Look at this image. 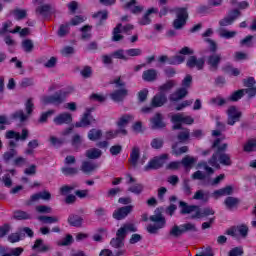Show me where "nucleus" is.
Masks as SVG:
<instances>
[{
	"label": "nucleus",
	"instance_id": "27",
	"mask_svg": "<svg viewBox=\"0 0 256 256\" xmlns=\"http://www.w3.org/2000/svg\"><path fill=\"white\" fill-rule=\"evenodd\" d=\"M157 76H158L157 70L153 68L145 70L142 73V79L143 81H146V83H153L157 81Z\"/></svg>",
	"mask_w": 256,
	"mask_h": 256
},
{
	"label": "nucleus",
	"instance_id": "32",
	"mask_svg": "<svg viewBox=\"0 0 256 256\" xmlns=\"http://www.w3.org/2000/svg\"><path fill=\"white\" fill-rule=\"evenodd\" d=\"M32 251H37L38 253H47L49 251V246L43 245V239L38 238L35 240L32 246Z\"/></svg>",
	"mask_w": 256,
	"mask_h": 256
},
{
	"label": "nucleus",
	"instance_id": "5",
	"mask_svg": "<svg viewBox=\"0 0 256 256\" xmlns=\"http://www.w3.org/2000/svg\"><path fill=\"white\" fill-rule=\"evenodd\" d=\"M191 231L192 233H196L197 226L193 223H185L181 224L180 226L174 225L170 230V235L172 237H181L184 233H189Z\"/></svg>",
	"mask_w": 256,
	"mask_h": 256
},
{
	"label": "nucleus",
	"instance_id": "64",
	"mask_svg": "<svg viewBox=\"0 0 256 256\" xmlns=\"http://www.w3.org/2000/svg\"><path fill=\"white\" fill-rule=\"evenodd\" d=\"M244 253H245V251L243 250V247L237 246V247L232 248L228 252V256H243Z\"/></svg>",
	"mask_w": 256,
	"mask_h": 256
},
{
	"label": "nucleus",
	"instance_id": "28",
	"mask_svg": "<svg viewBox=\"0 0 256 256\" xmlns=\"http://www.w3.org/2000/svg\"><path fill=\"white\" fill-rule=\"evenodd\" d=\"M153 13H159V9L157 8H149L145 14L142 16L141 19L138 20L139 25L145 26V25H151V17L150 15H153Z\"/></svg>",
	"mask_w": 256,
	"mask_h": 256
},
{
	"label": "nucleus",
	"instance_id": "19",
	"mask_svg": "<svg viewBox=\"0 0 256 256\" xmlns=\"http://www.w3.org/2000/svg\"><path fill=\"white\" fill-rule=\"evenodd\" d=\"M211 215H215V210L211 207H205L201 209V207L198 206V209H196L195 214L191 216V219H204V217H209Z\"/></svg>",
	"mask_w": 256,
	"mask_h": 256
},
{
	"label": "nucleus",
	"instance_id": "43",
	"mask_svg": "<svg viewBox=\"0 0 256 256\" xmlns=\"http://www.w3.org/2000/svg\"><path fill=\"white\" fill-rule=\"evenodd\" d=\"M36 12L39 13L40 15H42V17H49V15H51V13H53L51 5L49 4H44L39 6L36 9Z\"/></svg>",
	"mask_w": 256,
	"mask_h": 256
},
{
	"label": "nucleus",
	"instance_id": "59",
	"mask_svg": "<svg viewBox=\"0 0 256 256\" xmlns=\"http://www.w3.org/2000/svg\"><path fill=\"white\" fill-rule=\"evenodd\" d=\"M189 137H191L189 129H185L184 131L179 132L177 135V139L180 143H185V141H189Z\"/></svg>",
	"mask_w": 256,
	"mask_h": 256
},
{
	"label": "nucleus",
	"instance_id": "39",
	"mask_svg": "<svg viewBox=\"0 0 256 256\" xmlns=\"http://www.w3.org/2000/svg\"><path fill=\"white\" fill-rule=\"evenodd\" d=\"M243 151L245 153H255L256 151V138L247 140L243 146Z\"/></svg>",
	"mask_w": 256,
	"mask_h": 256
},
{
	"label": "nucleus",
	"instance_id": "6",
	"mask_svg": "<svg viewBox=\"0 0 256 256\" xmlns=\"http://www.w3.org/2000/svg\"><path fill=\"white\" fill-rule=\"evenodd\" d=\"M167 159H169V154H161L160 156L154 157L144 166V171H156L157 169H161Z\"/></svg>",
	"mask_w": 256,
	"mask_h": 256
},
{
	"label": "nucleus",
	"instance_id": "15",
	"mask_svg": "<svg viewBox=\"0 0 256 256\" xmlns=\"http://www.w3.org/2000/svg\"><path fill=\"white\" fill-rule=\"evenodd\" d=\"M127 233H137V227H135V224L127 223L121 226L116 232V237L125 241Z\"/></svg>",
	"mask_w": 256,
	"mask_h": 256
},
{
	"label": "nucleus",
	"instance_id": "58",
	"mask_svg": "<svg viewBox=\"0 0 256 256\" xmlns=\"http://www.w3.org/2000/svg\"><path fill=\"white\" fill-rule=\"evenodd\" d=\"M243 95H245L244 89L237 90L230 95L229 101L237 102L242 99Z\"/></svg>",
	"mask_w": 256,
	"mask_h": 256
},
{
	"label": "nucleus",
	"instance_id": "7",
	"mask_svg": "<svg viewBox=\"0 0 256 256\" xmlns=\"http://www.w3.org/2000/svg\"><path fill=\"white\" fill-rule=\"evenodd\" d=\"M134 26L132 24H123L118 23L112 32V41L115 43L119 41H123L124 36L121 33H129V31H133Z\"/></svg>",
	"mask_w": 256,
	"mask_h": 256
},
{
	"label": "nucleus",
	"instance_id": "9",
	"mask_svg": "<svg viewBox=\"0 0 256 256\" xmlns=\"http://www.w3.org/2000/svg\"><path fill=\"white\" fill-rule=\"evenodd\" d=\"M94 111H95L94 107L86 108V111L82 115V118L80 119L79 122H76L74 124V127H76V129H79L81 127L82 128L89 127V125H91V123H93L94 121L93 115H91V113Z\"/></svg>",
	"mask_w": 256,
	"mask_h": 256
},
{
	"label": "nucleus",
	"instance_id": "60",
	"mask_svg": "<svg viewBox=\"0 0 256 256\" xmlns=\"http://www.w3.org/2000/svg\"><path fill=\"white\" fill-rule=\"evenodd\" d=\"M25 249L23 247H16L10 250V253H4L1 256H21L23 255Z\"/></svg>",
	"mask_w": 256,
	"mask_h": 256
},
{
	"label": "nucleus",
	"instance_id": "31",
	"mask_svg": "<svg viewBox=\"0 0 256 256\" xmlns=\"http://www.w3.org/2000/svg\"><path fill=\"white\" fill-rule=\"evenodd\" d=\"M67 221L70 227H83V217L77 214H70Z\"/></svg>",
	"mask_w": 256,
	"mask_h": 256
},
{
	"label": "nucleus",
	"instance_id": "63",
	"mask_svg": "<svg viewBox=\"0 0 256 256\" xmlns=\"http://www.w3.org/2000/svg\"><path fill=\"white\" fill-rule=\"evenodd\" d=\"M130 193H134V195H141L143 193V184H135L128 188Z\"/></svg>",
	"mask_w": 256,
	"mask_h": 256
},
{
	"label": "nucleus",
	"instance_id": "33",
	"mask_svg": "<svg viewBox=\"0 0 256 256\" xmlns=\"http://www.w3.org/2000/svg\"><path fill=\"white\" fill-rule=\"evenodd\" d=\"M12 25L13 22L11 21L4 22L2 29H0V35H5V33H12L13 35H15V33H19V31H21L20 26H16L14 30H9V27H11Z\"/></svg>",
	"mask_w": 256,
	"mask_h": 256
},
{
	"label": "nucleus",
	"instance_id": "30",
	"mask_svg": "<svg viewBox=\"0 0 256 256\" xmlns=\"http://www.w3.org/2000/svg\"><path fill=\"white\" fill-rule=\"evenodd\" d=\"M226 195H233V186H225L224 188L215 190L212 193L214 199H219V197H225Z\"/></svg>",
	"mask_w": 256,
	"mask_h": 256
},
{
	"label": "nucleus",
	"instance_id": "38",
	"mask_svg": "<svg viewBox=\"0 0 256 256\" xmlns=\"http://www.w3.org/2000/svg\"><path fill=\"white\" fill-rule=\"evenodd\" d=\"M13 219L16 221H27L31 219V214L23 210H16L14 211Z\"/></svg>",
	"mask_w": 256,
	"mask_h": 256
},
{
	"label": "nucleus",
	"instance_id": "56",
	"mask_svg": "<svg viewBox=\"0 0 256 256\" xmlns=\"http://www.w3.org/2000/svg\"><path fill=\"white\" fill-rule=\"evenodd\" d=\"M17 155V149H9V151H6L3 154V160L5 163H9V161H12Z\"/></svg>",
	"mask_w": 256,
	"mask_h": 256
},
{
	"label": "nucleus",
	"instance_id": "24",
	"mask_svg": "<svg viewBox=\"0 0 256 256\" xmlns=\"http://www.w3.org/2000/svg\"><path fill=\"white\" fill-rule=\"evenodd\" d=\"M140 158H141V149H139V147L137 146H134L130 153L128 162L130 163V165H132V167H137V165L139 164Z\"/></svg>",
	"mask_w": 256,
	"mask_h": 256
},
{
	"label": "nucleus",
	"instance_id": "35",
	"mask_svg": "<svg viewBox=\"0 0 256 256\" xmlns=\"http://www.w3.org/2000/svg\"><path fill=\"white\" fill-rule=\"evenodd\" d=\"M39 199H43V201H49V199H51V193L49 191H43L35 193L30 197V201H32V203L39 201Z\"/></svg>",
	"mask_w": 256,
	"mask_h": 256
},
{
	"label": "nucleus",
	"instance_id": "23",
	"mask_svg": "<svg viewBox=\"0 0 256 256\" xmlns=\"http://www.w3.org/2000/svg\"><path fill=\"white\" fill-rule=\"evenodd\" d=\"M129 95V91L125 88L115 90L110 94L112 101L115 103H121V101L125 100V97Z\"/></svg>",
	"mask_w": 256,
	"mask_h": 256
},
{
	"label": "nucleus",
	"instance_id": "13",
	"mask_svg": "<svg viewBox=\"0 0 256 256\" xmlns=\"http://www.w3.org/2000/svg\"><path fill=\"white\" fill-rule=\"evenodd\" d=\"M227 125H235V123H239L241 121V117L243 116V113L239 110H237V106H230L227 110Z\"/></svg>",
	"mask_w": 256,
	"mask_h": 256
},
{
	"label": "nucleus",
	"instance_id": "52",
	"mask_svg": "<svg viewBox=\"0 0 256 256\" xmlns=\"http://www.w3.org/2000/svg\"><path fill=\"white\" fill-rule=\"evenodd\" d=\"M103 155V152L97 148H92L86 151V157L88 159H99Z\"/></svg>",
	"mask_w": 256,
	"mask_h": 256
},
{
	"label": "nucleus",
	"instance_id": "57",
	"mask_svg": "<svg viewBox=\"0 0 256 256\" xmlns=\"http://www.w3.org/2000/svg\"><path fill=\"white\" fill-rule=\"evenodd\" d=\"M173 87H175V81L168 80L159 87V91L160 93H165V91H171Z\"/></svg>",
	"mask_w": 256,
	"mask_h": 256
},
{
	"label": "nucleus",
	"instance_id": "51",
	"mask_svg": "<svg viewBox=\"0 0 256 256\" xmlns=\"http://www.w3.org/2000/svg\"><path fill=\"white\" fill-rule=\"evenodd\" d=\"M182 191L186 197H190V195L193 193L191 189V180L188 178L184 179L182 182Z\"/></svg>",
	"mask_w": 256,
	"mask_h": 256
},
{
	"label": "nucleus",
	"instance_id": "29",
	"mask_svg": "<svg viewBox=\"0 0 256 256\" xmlns=\"http://www.w3.org/2000/svg\"><path fill=\"white\" fill-rule=\"evenodd\" d=\"M192 199L195 201H202V203H209V200L211 199V192L198 190L194 193Z\"/></svg>",
	"mask_w": 256,
	"mask_h": 256
},
{
	"label": "nucleus",
	"instance_id": "18",
	"mask_svg": "<svg viewBox=\"0 0 256 256\" xmlns=\"http://www.w3.org/2000/svg\"><path fill=\"white\" fill-rule=\"evenodd\" d=\"M206 63L211 71H217L221 65V54H211L207 57Z\"/></svg>",
	"mask_w": 256,
	"mask_h": 256
},
{
	"label": "nucleus",
	"instance_id": "21",
	"mask_svg": "<svg viewBox=\"0 0 256 256\" xmlns=\"http://www.w3.org/2000/svg\"><path fill=\"white\" fill-rule=\"evenodd\" d=\"M179 207L181 215H189L193 212L197 213V209H199V205H189L185 201H180Z\"/></svg>",
	"mask_w": 256,
	"mask_h": 256
},
{
	"label": "nucleus",
	"instance_id": "1",
	"mask_svg": "<svg viewBox=\"0 0 256 256\" xmlns=\"http://www.w3.org/2000/svg\"><path fill=\"white\" fill-rule=\"evenodd\" d=\"M227 147L229 145L227 143H223L221 145V138H217L212 143V149H216L212 154L211 158L208 160V164L210 167H214V169H221V165L224 167H231L233 165V161L231 160V155L225 153L227 151Z\"/></svg>",
	"mask_w": 256,
	"mask_h": 256
},
{
	"label": "nucleus",
	"instance_id": "50",
	"mask_svg": "<svg viewBox=\"0 0 256 256\" xmlns=\"http://www.w3.org/2000/svg\"><path fill=\"white\" fill-rule=\"evenodd\" d=\"M91 25H84L83 27L80 28V31L82 33L81 39L82 41H87L91 38Z\"/></svg>",
	"mask_w": 256,
	"mask_h": 256
},
{
	"label": "nucleus",
	"instance_id": "48",
	"mask_svg": "<svg viewBox=\"0 0 256 256\" xmlns=\"http://www.w3.org/2000/svg\"><path fill=\"white\" fill-rule=\"evenodd\" d=\"M61 172L65 177H73V175L79 174V168L77 167H62Z\"/></svg>",
	"mask_w": 256,
	"mask_h": 256
},
{
	"label": "nucleus",
	"instance_id": "37",
	"mask_svg": "<svg viewBox=\"0 0 256 256\" xmlns=\"http://www.w3.org/2000/svg\"><path fill=\"white\" fill-rule=\"evenodd\" d=\"M180 163L183 165V167H185V169H191L193 168V165L197 163V159L195 157L186 155L184 158H182Z\"/></svg>",
	"mask_w": 256,
	"mask_h": 256
},
{
	"label": "nucleus",
	"instance_id": "17",
	"mask_svg": "<svg viewBox=\"0 0 256 256\" xmlns=\"http://www.w3.org/2000/svg\"><path fill=\"white\" fill-rule=\"evenodd\" d=\"M53 122L55 125H71L73 123V115L69 112L60 113L53 119Z\"/></svg>",
	"mask_w": 256,
	"mask_h": 256
},
{
	"label": "nucleus",
	"instance_id": "10",
	"mask_svg": "<svg viewBox=\"0 0 256 256\" xmlns=\"http://www.w3.org/2000/svg\"><path fill=\"white\" fill-rule=\"evenodd\" d=\"M239 17H241V11L239 9H232L226 17L219 21V25L220 27H228V25H233Z\"/></svg>",
	"mask_w": 256,
	"mask_h": 256
},
{
	"label": "nucleus",
	"instance_id": "61",
	"mask_svg": "<svg viewBox=\"0 0 256 256\" xmlns=\"http://www.w3.org/2000/svg\"><path fill=\"white\" fill-rule=\"evenodd\" d=\"M21 239H23V234H21V232L11 233L8 236L9 243H19V241H21Z\"/></svg>",
	"mask_w": 256,
	"mask_h": 256
},
{
	"label": "nucleus",
	"instance_id": "16",
	"mask_svg": "<svg viewBox=\"0 0 256 256\" xmlns=\"http://www.w3.org/2000/svg\"><path fill=\"white\" fill-rule=\"evenodd\" d=\"M6 139H15V141H26L29 137V130L23 128L21 134L15 130H8L5 134Z\"/></svg>",
	"mask_w": 256,
	"mask_h": 256
},
{
	"label": "nucleus",
	"instance_id": "26",
	"mask_svg": "<svg viewBox=\"0 0 256 256\" xmlns=\"http://www.w3.org/2000/svg\"><path fill=\"white\" fill-rule=\"evenodd\" d=\"M152 129H165L167 125L163 122V114L156 113L153 118H151Z\"/></svg>",
	"mask_w": 256,
	"mask_h": 256
},
{
	"label": "nucleus",
	"instance_id": "8",
	"mask_svg": "<svg viewBox=\"0 0 256 256\" xmlns=\"http://www.w3.org/2000/svg\"><path fill=\"white\" fill-rule=\"evenodd\" d=\"M113 59H120L121 61H129V57L125 56V50L118 49L112 52L110 55H102V63L104 65H111Z\"/></svg>",
	"mask_w": 256,
	"mask_h": 256
},
{
	"label": "nucleus",
	"instance_id": "14",
	"mask_svg": "<svg viewBox=\"0 0 256 256\" xmlns=\"http://www.w3.org/2000/svg\"><path fill=\"white\" fill-rule=\"evenodd\" d=\"M159 63H167L168 65H181L185 63V56L183 55H174V56H167L161 55L158 57Z\"/></svg>",
	"mask_w": 256,
	"mask_h": 256
},
{
	"label": "nucleus",
	"instance_id": "25",
	"mask_svg": "<svg viewBox=\"0 0 256 256\" xmlns=\"http://www.w3.org/2000/svg\"><path fill=\"white\" fill-rule=\"evenodd\" d=\"M137 0H130L124 5V9L130 11L133 15L143 13V6H136Z\"/></svg>",
	"mask_w": 256,
	"mask_h": 256
},
{
	"label": "nucleus",
	"instance_id": "45",
	"mask_svg": "<svg viewBox=\"0 0 256 256\" xmlns=\"http://www.w3.org/2000/svg\"><path fill=\"white\" fill-rule=\"evenodd\" d=\"M131 119H133V115H131V114L122 115L117 122V127H119V129H121L123 127H127V125H129V121H131Z\"/></svg>",
	"mask_w": 256,
	"mask_h": 256
},
{
	"label": "nucleus",
	"instance_id": "42",
	"mask_svg": "<svg viewBox=\"0 0 256 256\" xmlns=\"http://www.w3.org/2000/svg\"><path fill=\"white\" fill-rule=\"evenodd\" d=\"M150 221H152V223H156V225H162V227H165L167 224V220H165L161 212L150 216Z\"/></svg>",
	"mask_w": 256,
	"mask_h": 256
},
{
	"label": "nucleus",
	"instance_id": "55",
	"mask_svg": "<svg viewBox=\"0 0 256 256\" xmlns=\"http://www.w3.org/2000/svg\"><path fill=\"white\" fill-rule=\"evenodd\" d=\"M163 145H165V141L163 140V138H153L150 146L152 147V149H163Z\"/></svg>",
	"mask_w": 256,
	"mask_h": 256
},
{
	"label": "nucleus",
	"instance_id": "11",
	"mask_svg": "<svg viewBox=\"0 0 256 256\" xmlns=\"http://www.w3.org/2000/svg\"><path fill=\"white\" fill-rule=\"evenodd\" d=\"M131 213H133V205L122 206L114 210L112 217L116 221H123V219H127Z\"/></svg>",
	"mask_w": 256,
	"mask_h": 256
},
{
	"label": "nucleus",
	"instance_id": "62",
	"mask_svg": "<svg viewBox=\"0 0 256 256\" xmlns=\"http://www.w3.org/2000/svg\"><path fill=\"white\" fill-rule=\"evenodd\" d=\"M26 164H27V158H24L23 156L16 157L12 162V165L14 167H25Z\"/></svg>",
	"mask_w": 256,
	"mask_h": 256
},
{
	"label": "nucleus",
	"instance_id": "36",
	"mask_svg": "<svg viewBox=\"0 0 256 256\" xmlns=\"http://www.w3.org/2000/svg\"><path fill=\"white\" fill-rule=\"evenodd\" d=\"M93 19H100L98 25H103L104 21H107L109 19V11L107 10H100L98 12H95L92 15Z\"/></svg>",
	"mask_w": 256,
	"mask_h": 256
},
{
	"label": "nucleus",
	"instance_id": "20",
	"mask_svg": "<svg viewBox=\"0 0 256 256\" xmlns=\"http://www.w3.org/2000/svg\"><path fill=\"white\" fill-rule=\"evenodd\" d=\"M165 103H167V95H165L163 92H160L153 96L150 105L151 107L158 108L163 107Z\"/></svg>",
	"mask_w": 256,
	"mask_h": 256
},
{
	"label": "nucleus",
	"instance_id": "34",
	"mask_svg": "<svg viewBox=\"0 0 256 256\" xmlns=\"http://www.w3.org/2000/svg\"><path fill=\"white\" fill-rule=\"evenodd\" d=\"M89 141H99L103 137V131L101 129L92 128L87 135Z\"/></svg>",
	"mask_w": 256,
	"mask_h": 256
},
{
	"label": "nucleus",
	"instance_id": "54",
	"mask_svg": "<svg viewBox=\"0 0 256 256\" xmlns=\"http://www.w3.org/2000/svg\"><path fill=\"white\" fill-rule=\"evenodd\" d=\"M38 221H42V223L51 225L53 223H59V218L55 216H39Z\"/></svg>",
	"mask_w": 256,
	"mask_h": 256
},
{
	"label": "nucleus",
	"instance_id": "2",
	"mask_svg": "<svg viewBox=\"0 0 256 256\" xmlns=\"http://www.w3.org/2000/svg\"><path fill=\"white\" fill-rule=\"evenodd\" d=\"M75 91L73 86H67L56 91L52 95H45L41 98L42 105H54V107H59V105H63L67 101V97L71 95Z\"/></svg>",
	"mask_w": 256,
	"mask_h": 256
},
{
	"label": "nucleus",
	"instance_id": "41",
	"mask_svg": "<svg viewBox=\"0 0 256 256\" xmlns=\"http://www.w3.org/2000/svg\"><path fill=\"white\" fill-rule=\"evenodd\" d=\"M10 15H13L16 21H22V19L27 17V10L15 8L14 10L10 11Z\"/></svg>",
	"mask_w": 256,
	"mask_h": 256
},
{
	"label": "nucleus",
	"instance_id": "3",
	"mask_svg": "<svg viewBox=\"0 0 256 256\" xmlns=\"http://www.w3.org/2000/svg\"><path fill=\"white\" fill-rule=\"evenodd\" d=\"M33 109H35V104L33 103V98H28L25 103V112L23 110H17L12 114V119L19 121L20 123H25L29 119V115H33Z\"/></svg>",
	"mask_w": 256,
	"mask_h": 256
},
{
	"label": "nucleus",
	"instance_id": "22",
	"mask_svg": "<svg viewBox=\"0 0 256 256\" xmlns=\"http://www.w3.org/2000/svg\"><path fill=\"white\" fill-rule=\"evenodd\" d=\"M172 123H184V125H193L195 119L191 116H183V114H174L171 118Z\"/></svg>",
	"mask_w": 256,
	"mask_h": 256
},
{
	"label": "nucleus",
	"instance_id": "12",
	"mask_svg": "<svg viewBox=\"0 0 256 256\" xmlns=\"http://www.w3.org/2000/svg\"><path fill=\"white\" fill-rule=\"evenodd\" d=\"M188 69H197V71H203L205 69V58H197V56H189L186 62Z\"/></svg>",
	"mask_w": 256,
	"mask_h": 256
},
{
	"label": "nucleus",
	"instance_id": "49",
	"mask_svg": "<svg viewBox=\"0 0 256 256\" xmlns=\"http://www.w3.org/2000/svg\"><path fill=\"white\" fill-rule=\"evenodd\" d=\"M97 164H93L90 161H84L82 162L81 170L83 173H91L97 169Z\"/></svg>",
	"mask_w": 256,
	"mask_h": 256
},
{
	"label": "nucleus",
	"instance_id": "40",
	"mask_svg": "<svg viewBox=\"0 0 256 256\" xmlns=\"http://www.w3.org/2000/svg\"><path fill=\"white\" fill-rule=\"evenodd\" d=\"M224 205L229 210L235 209V207H237V205H239V199L236 197H233V196H228L224 200Z\"/></svg>",
	"mask_w": 256,
	"mask_h": 256
},
{
	"label": "nucleus",
	"instance_id": "44",
	"mask_svg": "<svg viewBox=\"0 0 256 256\" xmlns=\"http://www.w3.org/2000/svg\"><path fill=\"white\" fill-rule=\"evenodd\" d=\"M70 27H71V24H69V22H67L65 24H61L57 31L58 37H66L67 35H69V33L71 31Z\"/></svg>",
	"mask_w": 256,
	"mask_h": 256
},
{
	"label": "nucleus",
	"instance_id": "47",
	"mask_svg": "<svg viewBox=\"0 0 256 256\" xmlns=\"http://www.w3.org/2000/svg\"><path fill=\"white\" fill-rule=\"evenodd\" d=\"M189 152V146H182L179 149H177V143H174L172 145V155H175V157H179L180 155H183L184 153Z\"/></svg>",
	"mask_w": 256,
	"mask_h": 256
},
{
	"label": "nucleus",
	"instance_id": "53",
	"mask_svg": "<svg viewBox=\"0 0 256 256\" xmlns=\"http://www.w3.org/2000/svg\"><path fill=\"white\" fill-rule=\"evenodd\" d=\"M73 235L66 234V236L57 242L58 247H69V245H73Z\"/></svg>",
	"mask_w": 256,
	"mask_h": 256
},
{
	"label": "nucleus",
	"instance_id": "46",
	"mask_svg": "<svg viewBox=\"0 0 256 256\" xmlns=\"http://www.w3.org/2000/svg\"><path fill=\"white\" fill-rule=\"evenodd\" d=\"M125 57H141L143 55V50L141 48H130L127 50H124Z\"/></svg>",
	"mask_w": 256,
	"mask_h": 256
},
{
	"label": "nucleus",
	"instance_id": "4",
	"mask_svg": "<svg viewBox=\"0 0 256 256\" xmlns=\"http://www.w3.org/2000/svg\"><path fill=\"white\" fill-rule=\"evenodd\" d=\"M176 13V19L173 21V27L179 31L182 27L187 25V19H189V12L187 7H177L174 9Z\"/></svg>",
	"mask_w": 256,
	"mask_h": 256
}]
</instances>
